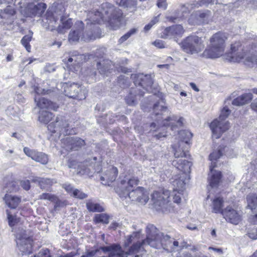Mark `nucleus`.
I'll list each match as a JSON object with an SVG mask.
<instances>
[{"label":"nucleus","instance_id":"f257e3e1","mask_svg":"<svg viewBox=\"0 0 257 257\" xmlns=\"http://www.w3.org/2000/svg\"><path fill=\"white\" fill-rule=\"evenodd\" d=\"M122 16V13L120 9L108 3L102 4L101 11L89 12L88 13L86 20V29L88 30L83 34L82 39L88 41L100 37L101 30L95 23L106 22L113 30L118 29L121 24Z\"/></svg>","mask_w":257,"mask_h":257},{"label":"nucleus","instance_id":"f03ea898","mask_svg":"<svg viewBox=\"0 0 257 257\" xmlns=\"http://www.w3.org/2000/svg\"><path fill=\"white\" fill-rule=\"evenodd\" d=\"M147 237L146 239L142 240L140 242L141 249L144 248L146 245H149L152 247L160 248L162 247L169 252L181 249L185 245L181 244L179 245L177 241L174 240L167 235H165L163 233L160 232L157 228L153 224H149L146 227ZM186 248L187 246H185Z\"/></svg>","mask_w":257,"mask_h":257},{"label":"nucleus","instance_id":"7ed1b4c3","mask_svg":"<svg viewBox=\"0 0 257 257\" xmlns=\"http://www.w3.org/2000/svg\"><path fill=\"white\" fill-rule=\"evenodd\" d=\"M227 36L225 33L217 32L210 38V44L203 53L206 58H215L221 56L224 53L225 48V41Z\"/></svg>","mask_w":257,"mask_h":257},{"label":"nucleus","instance_id":"20e7f679","mask_svg":"<svg viewBox=\"0 0 257 257\" xmlns=\"http://www.w3.org/2000/svg\"><path fill=\"white\" fill-rule=\"evenodd\" d=\"M172 165L181 172L176 175L172 181L174 187V192L177 191L180 193V191H183L185 189L186 182L188 179V174L190 172L191 163L188 161L180 159L173 160Z\"/></svg>","mask_w":257,"mask_h":257},{"label":"nucleus","instance_id":"39448f33","mask_svg":"<svg viewBox=\"0 0 257 257\" xmlns=\"http://www.w3.org/2000/svg\"><path fill=\"white\" fill-rule=\"evenodd\" d=\"M230 110L226 106L224 107L221 111L218 118L214 119L210 124V127L212 131V137L215 139L219 138L223 133L227 130L229 127V123L224 121V120L228 116Z\"/></svg>","mask_w":257,"mask_h":257},{"label":"nucleus","instance_id":"423d86ee","mask_svg":"<svg viewBox=\"0 0 257 257\" xmlns=\"http://www.w3.org/2000/svg\"><path fill=\"white\" fill-rule=\"evenodd\" d=\"M48 131L52 134H56V136L60 137L73 134L74 131L70 126L68 121L61 115L57 116L55 120L48 125Z\"/></svg>","mask_w":257,"mask_h":257},{"label":"nucleus","instance_id":"0eeeda50","mask_svg":"<svg viewBox=\"0 0 257 257\" xmlns=\"http://www.w3.org/2000/svg\"><path fill=\"white\" fill-rule=\"evenodd\" d=\"M204 47L205 44L202 38L196 35H190L186 37L181 43L183 50L190 54L201 52Z\"/></svg>","mask_w":257,"mask_h":257},{"label":"nucleus","instance_id":"6e6552de","mask_svg":"<svg viewBox=\"0 0 257 257\" xmlns=\"http://www.w3.org/2000/svg\"><path fill=\"white\" fill-rule=\"evenodd\" d=\"M222 149H219L217 151H214L209 155V160L211 163L210 166V174L208 179L209 185L211 188H216L218 187L221 178V173L220 171L214 170V168L216 167V161L222 155Z\"/></svg>","mask_w":257,"mask_h":257},{"label":"nucleus","instance_id":"1a4fd4ad","mask_svg":"<svg viewBox=\"0 0 257 257\" xmlns=\"http://www.w3.org/2000/svg\"><path fill=\"white\" fill-rule=\"evenodd\" d=\"M62 87L65 95L70 98L81 100L86 97L87 91L81 85L76 83H63Z\"/></svg>","mask_w":257,"mask_h":257},{"label":"nucleus","instance_id":"9d476101","mask_svg":"<svg viewBox=\"0 0 257 257\" xmlns=\"http://www.w3.org/2000/svg\"><path fill=\"white\" fill-rule=\"evenodd\" d=\"M119 196L123 199L128 197L132 201H137L142 204H145L149 199V193L142 187H138L136 189H133L131 192L122 193L119 190Z\"/></svg>","mask_w":257,"mask_h":257},{"label":"nucleus","instance_id":"9b49d317","mask_svg":"<svg viewBox=\"0 0 257 257\" xmlns=\"http://www.w3.org/2000/svg\"><path fill=\"white\" fill-rule=\"evenodd\" d=\"M17 245L22 255H30L32 252V239L24 230L16 235Z\"/></svg>","mask_w":257,"mask_h":257},{"label":"nucleus","instance_id":"f8f14e48","mask_svg":"<svg viewBox=\"0 0 257 257\" xmlns=\"http://www.w3.org/2000/svg\"><path fill=\"white\" fill-rule=\"evenodd\" d=\"M170 192L168 190L163 193L157 191L154 192L152 195V200L153 202L154 207L157 210L168 208V204L170 201Z\"/></svg>","mask_w":257,"mask_h":257},{"label":"nucleus","instance_id":"ddd939ff","mask_svg":"<svg viewBox=\"0 0 257 257\" xmlns=\"http://www.w3.org/2000/svg\"><path fill=\"white\" fill-rule=\"evenodd\" d=\"M140 181L138 177L135 176H125L123 179H122L118 186L115 188V192L119 195V190L122 193L125 192H131L137 186Z\"/></svg>","mask_w":257,"mask_h":257},{"label":"nucleus","instance_id":"4468645a","mask_svg":"<svg viewBox=\"0 0 257 257\" xmlns=\"http://www.w3.org/2000/svg\"><path fill=\"white\" fill-rule=\"evenodd\" d=\"M85 145L84 140L78 137H67L62 140V146L67 151H76Z\"/></svg>","mask_w":257,"mask_h":257},{"label":"nucleus","instance_id":"2eb2a0df","mask_svg":"<svg viewBox=\"0 0 257 257\" xmlns=\"http://www.w3.org/2000/svg\"><path fill=\"white\" fill-rule=\"evenodd\" d=\"M211 12L208 10L196 11L192 13L188 22L192 25L207 24L211 18Z\"/></svg>","mask_w":257,"mask_h":257},{"label":"nucleus","instance_id":"dca6fc26","mask_svg":"<svg viewBox=\"0 0 257 257\" xmlns=\"http://www.w3.org/2000/svg\"><path fill=\"white\" fill-rule=\"evenodd\" d=\"M132 78L134 80V83L137 86L142 87L146 91H150L153 83L152 77L151 75L138 74L132 75Z\"/></svg>","mask_w":257,"mask_h":257},{"label":"nucleus","instance_id":"f3484780","mask_svg":"<svg viewBox=\"0 0 257 257\" xmlns=\"http://www.w3.org/2000/svg\"><path fill=\"white\" fill-rule=\"evenodd\" d=\"M242 46L239 42H235L231 46V52L227 55V59L230 62H239L245 56Z\"/></svg>","mask_w":257,"mask_h":257},{"label":"nucleus","instance_id":"a211bd4d","mask_svg":"<svg viewBox=\"0 0 257 257\" xmlns=\"http://www.w3.org/2000/svg\"><path fill=\"white\" fill-rule=\"evenodd\" d=\"M222 214L228 222L234 225L239 224L242 219L241 212L231 206L226 207L222 212Z\"/></svg>","mask_w":257,"mask_h":257},{"label":"nucleus","instance_id":"6ab92c4d","mask_svg":"<svg viewBox=\"0 0 257 257\" xmlns=\"http://www.w3.org/2000/svg\"><path fill=\"white\" fill-rule=\"evenodd\" d=\"M25 154L35 161L43 165H46L49 161L48 156L43 152H38L34 149H30L28 147L24 148Z\"/></svg>","mask_w":257,"mask_h":257},{"label":"nucleus","instance_id":"aec40b11","mask_svg":"<svg viewBox=\"0 0 257 257\" xmlns=\"http://www.w3.org/2000/svg\"><path fill=\"white\" fill-rule=\"evenodd\" d=\"M47 6L45 3H40L37 5L29 4L26 8L25 15L27 17L41 16L45 11Z\"/></svg>","mask_w":257,"mask_h":257},{"label":"nucleus","instance_id":"412c9836","mask_svg":"<svg viewBox=\"0 0 257 257\" xmlns=\"http://www.w3.org/2000/svg\"><path fill=\"white\" fill-rule=\"evenodd\" d=\"M184 32V30L181 25H176L166 28L163 34L165 38L176 39L181 37Z\"/></svg>","mask_w":257,"mask_h":257},{"label":"nucleus","instance_id":"4be33fe9","mask_svg":"<svg viewBox=\"0 0 257 257\" xmlns=\"http://www.w3.org/2000/svg\"><path fill=\"white\" fill-rule=\"evenodd\" d=\"M118 174V170L116 167L110 166L100 177L102 183L105 185H110L114 181Z\"/></svg>","mask_w":257,"mask_h":257},{"label":"nucleus","instance_id":"5701e85b","mask_svg":"<svg viewBox=\"0 0 257 257\" xmlns=\"http://www.w3.org/2000/svg\"><path fill=\"white\" fill-rule=\"evenodd\" d=\"M35 101L37 103V105L40 109L46 108L51 109L54 111H57L59 106L54 102L44 98H38L37 96L35 97Z\"/></svg>","mask_w":257,"mask_h":257},{"label":"nucleus","instance_id":"b1692460","mask_svg":"<svg viewBox=\"0 0 257 257\" xmlns=\"http://www.w3.org/2000/svg\"><path fill=\"white\" fill-rule=\"evenodd\" d=\"M75 26L78 29L71 31L69 34L68 40L70 43L76 42L79 40L81 32L84 29V24L82 21L77 22Z\"/></svg>","mask_w":257,"mask_h":257},{"label":"nucleus","instance_id":"393cba45","mask_svg":"<svg viewBox=\"0 0 257 257\" xmlns=\"http://www.w3.org/2000/svg\"><path fill=\"white\" fill-rule=\"evenodd\" d=\"M195 5V4H186L185 5H182L180 8V11L182 14L181 15H178L177 17L170 16L168 17V19L170 21L176 22L178 20L184 18L185 17V15L189 14L191 9L196 7Z\"/></svg>","mask_w":257,"mask_h":257},{"label":"nucleus","instance_id":"a878e982","mask_svg":"<svg viewBox=\"0 0 257 257\" xmlns=\"http://www.w3.org/2000/svg\"><path fill=\"white\" fill-rule=\"evenodd\" d=\"M61 24L57 28V31L60 34L65 33L67 30L70 29L73 25L72 19H67L64 16H61L60 19Z\"/></svg>","mask_w":257,"mask_h":257},{"label":"nucleus","instance_id":"bb28decb","mask_svg":"<svg viewBox=\"0 0 257 257\" xmlns=\"http://www.w3.org/2000/svg\"><path fill=\"white\" fill-rule=\"evenodd\" d=\"M4 200L9 207L12 209L16 208L21 201V198L17 196H13L6 194Z\"/></svg>","mask_w":257,"mask_h":257},{"label":"nucleus","instance_id":"cd10ccee","mask_svg":"<svg viewBox=\"0 0 257 257\" xmlns=\"http://www.w3.org/2000/svg\"><path fill=\"white\" fill-rule=\"evenodd\" d=\"M153 113L155 116H157L158 118H162L161 116L164 113L170 114V111L168 109L167 107L162 105H160L159 103H155L153 106Z\"/></svg>","mask_w":257,"mask_h":257},{"label":"nucleus","instance_id":"c85d7f7f","mask_svg":"<svg viewBox=\"0 0 257 257\" xmlns=\"http://www.w3.org/2000/svg\"><path fill=\"white\" fill-rule=\"evenodd\" d=\"M224 201L223 198L220 197L215 198L212 203V212L215 213H221L223 211L222 207Z\"/></svg>","mask_w":257,"mask_h":257},{"label":"nucleus","instance_id":"c756f323","mask_svg":"<svg viewBox=\"0 0 257 257\" xmlns=\"http://www.w3.org/2000/svg\"><path fill=\"white\" fill-rule=\"evenodd\" d=\"M184 144H182L180 143H179L178 146L176 145H174L173 146V148L174 151V156L176 159L175 160H178L180 159L182 160L183 161H184L185 159H183V157H186V152L184 151V150L182 149V147H183ZM185 161H186L185 160Z\"/></svg>","mask_w":257,"mask_h":257},{"label":"nucleus","instance_id":"7c9ffc66","mask_svg":"<svg viewBox=\"0 0 257 257\" xmlns=\"http://www.w3.org/2000/svg\"><path fill=\"white\" fill-rule=\"evenodd\" d=\"M85 59V57L82 54H79L77 51L71 52L70 56L68 59V62H74L75 65L82 63Z\"/></svg>","mask_w":257,"mask_h":257},{"label":"nucleus","instance_id":"2f4dec72","mask_svg":"<svg viewBox=\"0 0 257 257\" xmlns=\"http://www.w3.org/2000/svg\"><path fill=\"white\" fill-rule=\"evenodd\" d=\"M247 207L251 210H257V195L250 193L246 196Z\"/></svg>","mask_w":257,"mask_h":257},{"label":"nucleus","instance_id":"473e14b6","mask_svg":"<svg viewBox=\"0 0 257 257\" xmlns=\"http://www.w3.org/2000/svg\"><path fill=\"white\" fill-rule=\"evenodd\" d=\"M54 116L53 113L48 111L41 110L39 112V121L44 124H47Z\"/></svg>","mask_w":257,"mask_h":257},{"label":"nucleus","instance_id":"72a5a7b5","mask_svg":"<svg viewBox=\"0 0 257 257\" xmlns=\"http://www.w3.org/2000/svg\"><path fill=\"white\" fill-rule=\"evenodd\" d=\"M87 210L90 212H103L104 209L99 204L93 202L92 200H89L86 203Z\"/></svg>","mask_w":257,"mask_h":257},{"label":"nucleus","instance_id":"f704fd0d","mask_svg":"<svg viewBox=\"0 0 257 257\" xmlns=\"http://www.w3.org/2000/svg\"><path fill=\"white\" fill-rule=\"evenodd\" d=\"M179 137L181 139L180 143L187 144L192 137V134L188 130H182L179 132Z\"/></svg>","mask_w":257,"mask_h":257},{"label":"nucleus","instance_id":"c9c22d12","mask_svg":"<svg viewBox=\"0 0 257 257\" xmlns=\"http://www.w3.org/2000/svg\"><path fill=\"white\" fill-rule=\"evenodd\" d=\"M82 74L84 77H86L88 81L90 82L95 80L96 71L93 68H87L82 71Z\"/></svg>","mask_w":257,"mask_h":257},{"label":"nucleus","instance_id":"e433bc0d","mask_svg":"<svg viewBox=\"0 0 257 257\" xmlns=\"http://www.w3.org/2000/svg\"><path fill=\"white\" fill-rule=\"evenodd\" d=\"M109 216L105 213L96 214L94 217V221L95 223H102L108 224L109 223Z\"/></svg>","mask_w":257,"mask_h":257},{"label":"nucleus","instance_id":"4c0bfd02","mask_svg":"<svg viewBox=\"0 0 257 257\" xmlns=\"http://www.w3.org/2000/svg\"><path fill=\"white\" fill-rule=\"evenodd\" d=\"M15 11L13 7L9 6L0 13V16L3 19H9L15 14Z\"/></svg>","mask_w":257,"mask_h":257},{"label":"nucleus","instance_id":"58836bf2","mask_svg":"<svg viewBox=\"0 0 257 257\" xmlns=\"http://www.w3.org/2000/svg\"><path fill=\"white\" fill-rule=\"evenodd\" d=\"M120 5L127 9H134L132 11L136 10L137 5V0H120Z\"/></svg>","mask_w":257,"mask_h":257},{"label":"nucleus","instance_id":"ea45409f","mask_svg":"<svg viewBox=\"0 0 257 257\" xmlns=\"http://www.w3.org/2000/svg\"><path fill=\"white\" fill-rule=\"evenodd\" d=\"M53 183V181L48 178H41L39 180L40 187L42 189L47 190Z\"/></svg>","mask_w":257,"mask_h":257},{"label":"nucleus","instance_id":"a19ab883","mask_svg":"<svg viewBox=\"0 0 257 257\" xmlns=\"http://www.w3.org/2000/svg\"><path fill=\"white\" fill-rule=\"evenodd\" d=\"M32 40L31 35H25L21 40L22 44L25 47L26 50L28 51H30L31 46L29 44L30 42Z\"/></svg>","mask_w":257,"mask_h":257},{"label":"nucleus","instance_id":"79ce46f5","mask_svg":"<svg viewBox=\"0 0 257 257\" xmlns=\"http://www.w3.org/2000/svg\"><path fill=\"white\" fill-rule=\"evenodd\" d=\"M6 189L7 192H16L19 190V187L16 182L12 181L7 184Z\"/></svg>","mask_w":257,"mask_h":257},{"label":"nucleus","instance_id":"37998d69","mask_svg":"<svg viewBox=\"0 0 257 257\" xmlns=\"http://www.w3.org/2000/svg\"><path fill=\"white\" fill-rule=\"evenodd\" d=\"M7 214L8 216L9 224L10 226L12 227L14 226L16 223H17L19 222V218H17L16 215H13L11 214L8 210H7Z\"/></svg>","mask_w":257,"mask_h":257},{"label":"nucleus","instance_id":"c03bdc74","mask_svg":"<svg viewBox=\"0 0 257 257\" xmlns=\"http://www.w3.org/2000/svg\"><path fill=\"white\" fill-rule=\"evenodd\" d=\"M72 195L74 197L79 199H83L87 197V195L86 194L77 189H75L73 191V194Z\"/></svg>","mask_w":257,"mask_h":257},{"label":"nucleus","instance_id":"a18cd8bd","mask_svg":"<svg viewBox=\"0 0 257 257\" xmlns=\"http://www.w3.org/2000/svg\"><path fill=\"white\" fill-rule=\"evenodd\" d=\"M47 19L49 21V24L50 25L55 27V26L53 25V24H55L58 18L55 16L54 14H51L50 12H48L46 15Z\"/></svg>","mask_w":257,"mask_h":257},{"label":"nucleus","instance_id":"49530a36","mask_svg":"<svg viewBox=\"0 0 257 257\" xmlns=\"http://www.w3.org/2000/svg\"><path fill=\"white\" fill-rule=\"evenodd\" d=\"M39 198L42 200H48L51 202L56 200V196L48 193H44L41 194Z\"/></svg>","mask_w":257,"mask_h":257},{"label":"nucleus","instance_id":"de8ad7c7","mask_svg":"<svg viewBox=\"0 0 257 257\" xmlns=\"http://www.w3.org/2000/svg\"><path fill=\"white\" fill-rule=\"evenodd\" d=\"M31 257H51V254L49 250L46 248L41 249L37 255H35Z\"/></svg>","mask_w":257,"mask_h":257},{"label":"nucleus","instance_id":"09e8293b","mask_svg":"<svg viewBox=\"0 0 257 257\" xmlns=\"http://www.w3.org/2000/svg\"><path fill=\"white\" fill-rule=\"evenodd\" d=\"M240 97L241 98L243 104H245L248 103L252 99V95L251 93H245L240 96Z\"/></svg>","mask_w":257,"mask_h":257},{"label":"nucleus","instance_id":"8fccbe9b","mask_svg":"<svg viewBox=\"0 0 257 257\" xmlns=\"http://www.w3.org/2000/svg\"><path fill=\"white\" fill-rule=\"evenodd\" d=\"M183 191H180V193L177 191H175L173 190V201L175 203H176L177 204L180 203L181 198V194Z\"/></svg>","mask_w":257,"mask_h":257},{"label":"nucleus","instance_id":"3c124183","mask_svg":"<svg viewBox=\"0 0 257 257\" xmlns=\"http://www.w3.org/2000/svg\"><path fill=\"white\" fill-rule=\"evenodd\" d=\"M124 75H120L118 78V83L119 86L121 87L124 88L126 86L128 85L127 80L124 78Z\"/></svg>","mask_w":257,"mask_h":257},{"label":"nucleus","instance_id":"603ef678","mask_svg":"<svg viewBox=\"0 0 257 257\" xmlns=\"http://www.w3.org/2000/svg\"><path fill=\"white\" fill-rule=\"evenodd\" d=\"M157 6L159 9L166 10L167 8L168 4L167 0H158L157 3Z\"/></svg>","mask_w":257,"mask_h":257},{"label":"nucleus","instance_id":"864d4df0","mask_svg":"<svg viewBox=\"0 0 257 257\" xmlns=\"http://www.w3.org/2000/svg\"><path fill=\"white\" fill-rule=\"evenodd\" d=\"M126 102L130 105H133L136 103V99L132 94H130L125 97Z\"/></svg>","mask_w":257,"mask_h":257},{"label":"nucleus","instance_id":"5fc2aeb1","mask_svg":"<svg viewBox=\"0 0 257 257\" xmlns=\"http://www.w3.org/2000/svg\"><path fill=\"white\" fill-rule=\"evenodd\" d=\"M53 202L55 203L54 207L56 209H57L58 207H63L66 205L64 201H62L58 199L56 196V200H55V201Z\"/></svg>","mask_w":257,"mask_h":257},{"label":"nucleus","instance_id":"6e6d98bb","mask_svg":"<svg viewBox=\"0 0 257 257\" xmlns=\"http://www.w3.org/2000/svg\"><path fill=\"white\" fill-rule=\"evenodd\" d=\"M20 184L24 189L29 190L30 188V183L29 180H23L20 182Z\"/></svg>","mask_w":257,"mask_h":257},{"label":"nucleus","instance_id":"4d7b16f0","mask_svg":"<svg viewBox=\"0 0 257 257\" xmlns=\"http://www.w3.org/2000/svg\"><path fill=\"white\" fill-rule=\"evenodd\" d=\"M63 188L68 193L73 194V191L74 190L72 186L69 183H65L62 186Z\"/></svg>","mask_w":257,"mask_h":257},{"label":"nucleus","instance_id":"13d9d810","mask_svg":"<svg viewBox=\"0 0 257 257\" xmlns=\"http://www.w3.org/2000/svg\"><path fill=\"white\" fill-rule=\"evenodd\" d=\"M248 236L252 239H256L257 238V228H253L248 233Z\"/></svg>","mask_w":257,"mask_h":257},{"label":"nucleus","instance_id":"bf43d9fd","mask_svg":"<svg viewBox=\"0 0 257 257\" xmlns=\"http://www.w3.org/2000/svg\"><path fill=\"white\" fill-rule=\"evenodd\" d=\"M153 44L158 48H163L165 47V44L162 40H157L153 43Z\"/></svg>","mask_w":257,"mask_h":257},{"label":"nucleus","instance_id":"052dcab7","mask_svg":"<svg viewBox=\"0 0 257 257\" xmlns=\"http://www.w3.org/2000/svg\"><path fill=\"white\" fill-rule=\"evenodd\" d=\"M246 61L252 64H255L257 62V55H253L246 58Z\"/></svg>","mask_w":257,"mask_h":257},{"label":"nucleus","instance_id":"680f3d73","mask_svg":"<svg viewBox=\"0 0 257 257\" xmlns=\"http://www.w3.org/2000/svg\"><path fill=\"white\" fill-rule=\"evenodd\" d=\"M213 0H199V3H196L195 7H198L204 5H208L211 3Z\"/></svg>","mask_w":257,"mask_h":257},{"label":"nucleus","instance_id":"e2e57ef3","mask_svg":"<svg viewBox=\"0 0 257 257\" xmlns=\"http://www.w3.org/2000/svg\"><path fill=\"white\" fill-rule=\"evenodd\" d=\"M232 104L234 105L240 106L242 105L243 101H242L241 98L240 96L237 97L235 99H233L232 102Z\"/></svg>","mask_w":257,"mask_h":257},{"label":"nucleus","instance_id":"0e129e2a","mask_svg":"<svg viewBox=\"0 0 257 257\" xmlns=\"http://www.w3.org/2000/svg\"><path fill=\"white\" fill-rule=\"evenodd\" d=\"M35 91L37 94H41L46 93L48 90H46L44 89H41L39 87H36L35 88Z\"/></svg>","mask_w":257,"mask_h":257},{"label":"nucleus","instance_id":"69168bd1","mask_svg":"<svg viewBox=\"0 0 257 257\" xmlns=\"http://www.w3.org/2000/svg\"><path fill=\"white\" fill-rule=\"evenodd\" d=\"M130 37H128V36L126 33L125 34H124V35H123L122 37H121L120 38V39L118 40V43L119 44H122L124 41H125L126 40H127Z\"/></svg>","mask_w":257,"mask_h":257},{"label":"nucleus","instance_id":"338daca9","mask_svg":"<svg viewBox=\"0 0 257 257\" xmlns=\"http://www.w3.org/2000/svg\"><path fill=\"white\" fill-rule=\"evenodd\" d=\"M138 31L137 28H133L131 29L128 32L126 33L127 35L129 37H131L132 35L136 34Z\"/></svg>","mask_w":257,"mask_h":257},{"label":"nucleus","instance_id":"774afa93","mask_svg":"<svg viewBox=\"0 0 257 257\" xmlns=\"http://www.w3.org/2000/svg\"><path fill=\"white\" fill-rule=\"evenodd\" d=\"M249 221L254 224H257V213L249 218Z\"/></svg>","mask_w":257,"mask_h":257}]
</instances>
